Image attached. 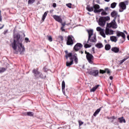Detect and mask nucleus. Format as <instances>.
<instances>
[{
    "label": "nucleus",
    "instance_id": "nucleus-1",
    "mask_svg": "<svg viewBox=\"0 0 129 129\" xmlns=\"http://www.w3.org/2000/svg\"><path fill=\"white\" fill-rule=\"evenodd\" d=\"M23 40L21 38V35L17 33L15 36H14V41L12 43V48L16 51L18 47L17 51H16L15 53L18 54L20 53V55L24 54V52L25 51V46L23 45Z\"/></svg>",
    "mask_w": 129,
    "mask_h": 129
},
{
    "label": "nucleus",
    "instance_id": "nucleus-2",
    "mask_svg": "<svg viewBox=\"0 0 129 129\" xmlns=\"http://www.w3.org/2000/svg\"><path fill=\"white\" fill-rule=\"evenodd\" d=\"M100 6L98 4H93V7H90L89 5H87L86 10L88 12H94L95 14H99L103 11V9H100Z\"/></svg>",
    "mask_w": 129,
    "mask_h": 129
},
{
    "label": "nucleus",
    "instance_id": "nucleus-3",
    "mask_svg": "<svg viewBox=\"0 0 129 129\" xmlns=\"http://www.w3.org/2000/svg\"><path fill=\"white\" fill-rule=\"evenodd\" d=\"M87 32L89 35L87 43L90 42L91 43H96L97 40L96 39V35L93 34V30L90 29L87 30Z\"/></svg>",
    "mask_w": 129,
    "mask_h": 129
},
{
    "label": "nucleus",
    "instance_id": "nucleus-4",
    "mask_svg": "<svg viewBox=\"0 0 129 129\" xmlns=\"http://www.w3.org/2000/svg\"><path fill=\"white\" fill-rule=\"evenodd\" d=\"M110 20V17L109 16L106 17H101L99 19L98 24L100 27H104L106 22Z\"/></svg>",
    "mask_w": 129,
    "mask_h": 129
},
{
    "label": "nucleus",
    "instance_id": "nucleus-5",
    "mask_svg": "<svg viewBox=\"0 0 129 129\" xmlns=\"http://www.w3.org/2000/svg\"><path fill=\"white\" fill-rule=\"evenodd\" d=\"M85 53L86 54L87 60H88L89 63H90V64H93V65H95V64L93 63V60L94 59L93 55L90 53L87 52L86 50L85 51Z\"/></svg>",
    "mask_w": 129,
    "mask_h": 129
},
{
    "label": "nucleus",
    "instance_id": "nucleus-6",
    "mask_svg": "<svg viewBox=\"0 0 129 129\" xmlns=\"http://www.w3.org/2000/svg\"><path fill=\"white\" fill-rule=\"evenodd\" d=\"M128 5V1H126L124 2H121L119 4V7H120V9L119 10V12L120 13H122L123 12L124 10L126 9V6Z\"/></svg>",
    "mask_w": 129,
    "mask_h": 129
},
{
    "label": "nucleus",
    "instance_id": "nucleus-7",
    "mask_svg": "<svg viewBox=\"0 0 129 129\" xmlns=\"http://www.w3.org/2000/svg\"><path fill=\"white\" fill-rule=\"evenodd\" d=\"M74 37L72 35H69L67 37V45L68 46H73L74 44Z\"/></svg>",
    "mask_w": 129,
    "mask_h": 129
},
{
    "label": "nucleus",
    "instance_id": "nucleus-8",
    "mask_svg": "<svg viewBox=\"0 0 129 129\" xmlns=\"http://www.w3.org/2000/svg\"><path fill=\"white\" fill-rule=\"evenodd\" d=\"M115 21V18H114L111 23H107V28H112V29H116L117 28V24H116Z\"/></svg>",
    "mask_w": 129,
    "mask_h": 129
},
{
    "label": "nucleus",
    "instance_id": "nucleus-9",
    "mask_svg": "<svg viewBox=\"0 0 129 129\" xmlns=\"http://www.w3.org/2000/svg\"><path fill=\"white\" fill-rule=\"evenodd\" d=\"M88 73L90 75H92L93 76L96 77V76H98V74H99V71H98V70L89 71Z\"/></svg>",
    "mask_w": 129,
    "mask_h": 129
},
{
    "label": "nucleus",
    "instance_id": "nucleus-10",
    "mask_svg": "<svg viewBox=\"0 0 129 129\" xmlns=\"http://www.w3.org/2000/svg\"><path fill=\"white\" fill-rule=\"evenodd\" d=\"M96 30L98 32H100V34L102 37L103 38H105L106 37L105 36V33H104V29H102L100 27H97Z\"/></svg>",
    "mask_w": 129,
    "mask_h": 129
},
{
    "label": "nucleus",
    "instance_id": "nucleus-11",
    "mask_svg": "<svg viewBox=\"0 0 129 129\" xmlns=\"http://www.w3.org/2000/svg\"><path fill=\"white\" fill-rule=\"evenodd\" d=\"M82 47H83V45H82V44L80 43H78L74 47V50H75L76 52H77L79 51V50H80V49H81Z\"/></svg>",
    "mask_w": 129,
    "mask_h": 129
},
{
    "label": "nucleus",
    "instance_id": "nucleus-12",
    "mask_svg": "<svg viewBox=\"0 0 129 129\" xmlns=\"http://www.w3.org/2000/svg\"><path fill=\"white\" fill-rule=\"evenodd\" d=\"M32 73L34 74V76L36 79L39 78V77H38V75H40V72H39V69L37 68L36 69H33Z\"/></svg>",
    "mask_w": 129,
    "mask_h": 129
},
{
    "label": "nucleus",
    "instance_id": "nucleus-13",
    "mask_svg": "<svg viewBox=\"0 0 129 129\" xmlns=\"http://www.w3.org/2000/svg\"><path fill=\"white\" fill-rule=\"evenodd\" d=\"M111 17H112V18H114V19H115V20H116V18H119L120 16L117 14L116 11H113L111 13Z\"/></svg>",
    "mask_w": 129,
    "mask_h": 129
},
{
    "label": "nucleus",
    "instance_id": "nucleus-14",
    "mask_svg": "<svg viewBox=\"0 0 129 129\" xmlns=\"http://www.w3.org/2000/svg\"><path fill=\"white\" fill-rule=\"evenodd\" d=\"M52 18H53V19H55L56 22H58V23H62V20L61 17L58 15H53Z\"/></svg>",
    "mask_w": 129,
    "mask_h": 129
},
{
    "label": "nucleus",
    "instance_id": "nucleus-15",
    "mask_svg": "<svg viewBox=\"0 0 129 129\" xmlns=\"http://www.w3.org/2000/svg\"><path fill=\"white\" fill-rule=\"evenodd\" d=\"M116 36L118 37H122L124 39H125V34L123 32L117 31H116Z\"/></svg>",
    "mask_w": 129,
    "mask_h": 129
},
{
    "label": "nucleus",
    "instance_id": "nucleus-16",
    "mask_svg": "<svg viewBox=\"0 0 129 129\" xmlns=\"http://www.w3.org/2000/svg\"><path fill=\"white\" fill-rule=\"evenodd\" d=\"M107 74H109L110 73V71L107 68L105 69V70H100V73L101 74H104V73H106Z\"/></svg>",
    "mask_w": 129,
    "mask_h": 129
},
{
    "label": "nucleus",
    "instance_id": "nucleus-17",
    "mask_svg": "<svg viewBox=\"0 0 129 129\" xmlns=\"http://www.w3.org/2000/svg\"><path fill=\"white\" fill-rule=\"evenodd\" d=\"M71 61H67L66 62V66L67 67H70L73 64V58L72 57H71L70 58Z\"/></svg>",
    "mask_w": 129,
    "mask_h": 129
},
{
    "label": "nucleus",
    "instance_id": "nucleus-18",
    "mask_svg": "<svg viewBox=\"0 0 129 129\" xmlns=\"http://www.w3.org/2000/svg\"><path fill=\"white\" fill-rule=\"evenodd\" d=\"M111 50L113 53H118L119 52V48L116 47H112Z\"/></svg>",
    "mask_w": 129,
    "mask_h": 129
},
{
    "label": "nucleus",
    "instance_id": "nucleus-19",
    "mask_svg": "<svg viewBox=\"0 0 129 129\" xmlns=\"http://www.w3.org/2000/svg\"><path fill=\"white\" fill-rule=\"evenodd\" d=\"M110 39L112 42H114V43H116V42L117 41V38L116 37V36H110Z\"/></svg>",
    "mask_w": 129,
    "mask_h": 129
},
{
    "label": "nucleus",
    "instance_id": "nucleus-20",
    "mask_svg": "<svg viewBox=\"0 0 129 129\" xmlns=\"http://www.w3.org/2000/svg\"><path fill=\"white\" fill-rule=\"evenodd\" d=\"M118 119L120 123H122V122L125 123V122H126V121H125V119L123 118V116L118 118Z\"/></svg>",
    "mask_w": 129,
    "mask_h": 129
},
{
    "label": "nucleus",
    "instance_id": "nucleus-21",
    "mask_svg": "<svg viewBox=\"0 0 129 129\" xmlns=\"http://www.w3.org/2000/svg\"><path fill=\"white\" fill-rule=\"evenodd\" d=\"M102 108V107H101L99 109H97L93 114L94 116H96V115H97V114H98L99 112H100V111L101 110Z\"/></svg>",
    "mask_w": 129,
    "mask_h": 129
},
{
    "label": "nucleus",
    "instance_id": "nucleus-22",
    "mask_svg": "<svg viewBox=\"0 0 129 129\" xmlns=\"http://www.w3.org/2000/svg\"><path fill=\"white\" fill-rule=\"evenodd\" d=\"M61 88L63 94L65 95V81H63L61 84Z\"/></svg>",
    "mask_w": 129,
    "mask_h": 129
},
{
    "label": "nucleus",
    "instance_id": "nucleus-23",
    "mask_svg": "<svg viewBox=\"0 0 129 129\" xmlns=\"http://www.w3.org/2000/svg\"><path fill=\"white\" fill-rule=\"evenodd\" d=\"M65 53L66 54V59H68L69 57H72V52L68 53V51L67 50H66Z\"/></svg>",
    "mask_w": 129,
    "mask_h": 129
},
{
    "label": "nucleus",
    "instance_id": "nucleus-24",
    "mask_svg": "<svg viewBox=\"0 0 129 129\" xmlns=\"http://www.w3.org/2000/svg\"><path fill=\"white\" fill-rule=\"evenodd\" d=\"M95 47L98 48V49H101L103 47V44L101 43H98L95 45Z\"/></svg>",
    "mask_w": 129,
    "mask_h": 129
},
{
    "label": "nucleus",
    "instance_id": "nucleus-25",
    "mask_svg": "<svg viewBox=\"0 0 129 129\" xmlns=\"http://www.w3.org/2000/svg\"><path fill=\"white\" fill-rule=\"evenodd\" d=\"M73 59H74L75 62L76 63L78 62V58H77V54L76 53H74V54L73 55Z\"/></svg>",
    "mask_w": 129,
    "mask_h": 129
},
{
    "label": "nucleus",
    "instance_id": "nucleus-26",
    "mask_svg": "<svg viewBox=\"0 0 129 129\" xmlns=\"http://www.w3.org/2000/svg\"><path fill=\"white\" fill-rule=\"evenodd\" d=\"M48 13H49V12L46 11L44 13V14L42 16V22H44L45 21V19H46V17H47V15H48Z\"/></svg>",
    "mask_w": 129,
    "mask_h": 129
},
{
    "label": "nucleus",
    "instance_id": "nucleus-27",
    "mask_svg": "<svg viewBox=\"0 0 129 129\" xmlns=\"http://www.w3.org/2000/svg\"><path fill=\"white\" fill-rule=\"evenodd\" d=\"M99 86H100V85H98L93 87L92 89L90 90V92H94L95 90H96L98 88Z\"/></svg>",
    "mask_w": 129,
    "mask_h": 129
},
{
    "label": "nucleus",
    "instance_id": "nucleus-28",
    "mask_svg": "<svg viewBox=\"0 0 129 129\" xmlns=\"http://www.w3.org/2000/svg\"><path fill=\"white\" fill-rule=\"evenodd\" d=\"M110 48H111V46L110 45V44H106L105 46V49L106 50V51L110 50Z\"/></svg>",
    "mask_w": 129,
    "mask_h": 129
},
{
    "label": "nucleus",
    "instance_id": "nucleus-29",
    "mask_svg": "<svg viewBox=\"0 0 129 129\" xmlns=\"http://www.w3.org/2000/svg\"><path fill=\"white\" fill-rule=\"evenodd\" d=\"M7 71V69L5 68H0V74L4 73V72H5V71Z\"/></svg>",
    "mask_w": 129,
    "mask_h": 129
},
{
    "label": "nucleus",
    "instance_id": "nucleus-30",
    "mask_svg": "<svg viewBox=\"0 0 129 129\" xmlns=\"http://www.w3.org/2000/svg\"><path fill=\"white\" fill-rule=\"evenodd\" d=\"M102 13H101V16H107V13L103 9V11H101Z\"/></svg>",
    "mask_w": 129,
    "mask_h": 129
},
{
    "label": "nucleus",
    "instance_id": "nucleus-31",
    "mask_svg": "<svg viewBox=\"0 0 129 129\" xmlns=\"http://www.w3.org/2000/svg\"><path fill=\"white\" fill-rule=\"evenodd\" d=\"M35 0H28V5H33L35 3Z\"/></svg>",
    "mask_w": 129,
    "mask_h": 129
},
{
    "label": "nucleus",
    "instance_id": "nucleus-32",
    "mask_svg": "<svg viewBox=\"0 0 129 129\" xmlns=\"http://www.w3.org/2000/svg\"><path fill=\"white\" fill-rule=\"evenodd\" d=\"M115 7H116V3H113L111 4V8L112 9H114V8H115Z\"/></svg>",
    "mask_w": 129,
    "mask_h": 129
},
{
    "label": "nucleus",
    "instance_id": "nucleus-33",
    "mask_svg": "<svg viewBox=\"0 0 129 129\" xmlns=\"http://www.w3.org/2000/svg\"><path fill=\"white\" fill-rule=\"evenodd\" d=\"M27 115L29 116H33L34 113L32 112L29 111L27 112Z\"/></svg>",
    "mask_w": 129,
    "mask_h": 129
},
{
    "label": "nucleus",
    "instance_id": "nucleus-34",
    "mask_svg": "<svg viewBox=\"0 0 129 129\" xmlns=\"http://www.w3.org/2000/svg\"><path fill=\"white\" fill-rule=\"evenodd\" d=\"M105 33L106 35H109V29L106 28Z\"/></svg>",
    "mask_w": 129,
    "mask_h": 129
},
{
    "label": "nucleus",
    "instance_id": "nucleus-35",
    "mask_svg": "<svg viewBox=\"0 0 129 129\" xmlns=\"http://www.w3.org/2000/svg\"><path fill=\"white\" fill-rule=\"evenodd\" d=\"M84 47L86 49H87V48H90V47H91V45L86 43L84 45Z\"/></svg>",
    "mask_w": 129,
    "mask_h": 129
},
{
    "label": "nucleus",
    "instance_id": "nucleus-36",
    "mask_svg": "<svg viewBox=\"0 0 129 129\" xmlns=\"http://www.w3.org/2000/svg\"><path fill=\"white\" fill-rule=\"evenodd\" d=\"M48 40L49 41V42H52L53 41V38H52V36H47Z\"/></svg>",
    "mask_w": 129,
    "mask_h": 129
},
{
    "label": "nucleus",
    "instance_id": "nucleus-37",
    "mask_svg": "<svg viewBox=\"0 0 129 129\" xmlns=\"http://www.w3.org/2000/svg\"><path fill=\"white\" fill-rule=\"evenodd\" d=\"M39 77L40 78H42V79H45L46 78V75H43V74H40L39 75Z\"/></svg>",
    "mask_w": 129,
    "mask_h": 129
},
{
    "label": "nucleus",
    "instance_id": "nucleus-38",
    "mask_svg": "<svg viewBox=\"0 0 129 129\" xmlns=\"http://www.w3.org/2000/svg\"><path fill=\"white\" fill-rule=\"evenodd\" d=\"M66 6L68 8H69V9H71V8H72V4L71 3L67 4Z\"/></svg>",
    "mask_w": 129,
    "mask_h": 129
},
{
    "label": "nucleus",
    "instance_id": "nucleus-39",
    "mask_svg": "<svg viewBox=\"0 0 129 129\" xmlns=\"http://www.w3.org/2000/svg\"><path fill=\"white\" fill-rule=\"evenodd\" d=\"M58 38L59 39V40H60V41H63V40H64V39L63 38V36L60 35L58 37Z\"/></svg>",
    "mask_w": 129,
    "mask_h": 129
},
{
    "label": "nucleus",
    "instance_id": "nucleus-40",
    "mask_svg": "<svg viewBox=\"0 0 129 129\" xmlns=\"http://www.w3.org/2000/svg\"><path fill=\"white\" fill-rule=\"evenodd\" d=\"M109 35H113V30L109 29Z\"/></svg>",
    "mask_w": 129,
    "mask_h": 129
},
{
    "label": "nucleus",
    "instance_id": "nucleus-41",
    "mask_svg": "<svg viewBox=\"0 0 129 129\" xmlns=\"http://www.w3.org/2000/svg\"><path fill=\"white\" fill-rule=\"evenodd\" d=\"M25 41L26 43H29L30 42V41L29 40V38L26 37L25 38Z\"/></svg>",
    "mask_w": 129,
    "mask_h": 129
},
{
    "label": "nucleus",
    "instance_id": "nucleus-42",
    "mask_svg": "<svg viewBox=\"0 0 129 129\" xmlns=\"http://www.w3.org/2000/svg\"><path fill=\"white\" fill-rule=\"evenodd\" d=\"M79 125H82V124H83L84 122L81 121V120H79Z\"/></svg>",
    "mask_w": 129,
    "mask_h": 129
},
{
    "label": "nucleus",
    "instance_id": "nucleus-43",
    "mask_svg": "<svg viewBox=\"0 0 129 129\" xmlns=\"http://www.w3.org/2000/svg\"><path fill=\"white\" fill-rule=\"evenodd\" d=\"M125 60H126V59L124 58V59H122L121 60H120V64H122V63H123V62H124V61H125Z\"/></svg>",
    "mask_w": 129,
    "mask_h": 129
},
{
    "label": "nucleus",
    "instance_id": "nucleus-44",
    "mask_svg": "<svg viewBox=\"0 0 129 129\" xmlns=\"http://www.w3.org/2000/svg\"><path fill=\"white\" fill-rule=\"evenodd\" d=\"M9 32V30L8 29H7L6 30H5L4 32V35H7V33Z\"/></svg>",
    "mask_w": 129,
    "mask_h": 129
},
{
    "label": "nucleus",
    "instance_id": "nucleus-45",
    "mask_svg": "<svg viewBox=\"0 0 129 129\" xmlns=\"http://www.w3.org/2000/svg\"><path fill=\"white\" fill-rule=\"evenodd\" d=\"M61 24V26H62V27H63L64 28V27H65V26H66V23H60Z\"/></svg>",
    "mask_w": 129,
    "mask_h": 129
},
{
    "label": "nucleus",
    "instance_id": "nucleus-46",
    "mask_svg": "<svg viewBox=\"0 0 129 129\" xmlns=\"http://www.w3.org/2000/svg\"><path fill=\"white\" fill-rule=\"evenodd\" d=\"M2 11L0 10V22H2L3 21V19L2 18V15H1Z\"/></svg>",
    "mask_w": 129,
    "mask_h": 129
},
{
    "label": "nucleus",
    "instance_id": "nucleus-47",
    "mask_svg": "<svg viewBox=\"0 0 129 129\" xmlns=\"http://www.w3.org/2000/svg\"><path fill=\"white\" fill-rule=\"evenodd\" d=\"M60 30L62 31V32H65V29L63 26L60 28Z\"/></svg>",
    "mask_w": 129,
    "mask_h": 129
},
{
    "label": "nucleus",
    "instance_id": "nucleus-48",
    "mask_svg": "<svg viewBox=\"0 0 129 129\" xmlns=\"http://www.w3.org/2000/svg\"><path fill=\"white\" fill-rule=\"evenodd\" d=\"M52 7L53 8H56V7H57V5L56 4V3H53L52 5Z\"/></svg>",
    "mask_w": 129,
    "mask_h": 129
},
{
    "label": "nucleus",
    "instance_id": "nucleus-49",
    "mask_svg": "<svg viewBox=\"0 0 129 129\" xmlns=\"http://www.w3.org/2000/svg\"><path fill=\"white\" fill-rule=\"evenodd\" d=\"M117 22L118 23H120V16L119 17H117Z\"/></svg>",
    "mask_w": 129,
    "mask_h": 129
},
{
    "label": "nucleus",
    "instance_id": "nucleus-50",
    "mask_svg": "<svg viewBox=\"0 0 129 129\" xmlns=\"http://www.w3.org/2000/svg\"><path fill=\"white\" fill-rule=\"evenodd\" d=\"M92 50L93 53H95V49L94 47H92Z\"/></svg>",
    "mask_w": 129,
    "mask_h": 129
},
{
    "label": "nucleus",
    "instance_id": "nucleus-51",
    "mask_svg": "<svg viewBox=\"0 0 129 129\" xmlns=\"http://www.w3.org/2000/svg\"><path fill=\"white\" fill-rule=\"evenodd\" d=\"M109 79H110V80H112L113 79V77H112V76H110L109 77Z\"/></svg>",
    "mask_w": 129,
    "mask_h": 129
},
{
    "label": "nucleus",
    "instance_id": "nucleus-52",
    "mask_svg": "<svg viewBox=\"0 0 129 129\" xmlns=\"http://www.w3.org/2000/svg\"><path fill=\"white\" fill-rule=\"evenodd\" d=\"M5 27V25H3L2 27H0V30H2Z\"/></svg>",
    "mask_w": 129,
    "mask_h": 129
},
{
    "label": "nucleus",
    "instance_id": "nucleus-53",
    "mask_svg": "<svg viewBox=\"0 0 129 129\" xmlns=\"http://www.w3.org/2000/svg\"><path fill=\"white\" fill-rule=\"evenodd\" d=\"M105 11H108V7H106L105 8Z\"/></svg>",
    "mask_w": 129,
    "mask_h": 129
},
{
    "label": "nucleus",
    "instance_id": "nucleus-54",
    "mask_svg": "<svg viewBox=\"0 0 129 129\" xmlns=\"http://www.w3.org/2000/svg\"><path fill=\"white\" fill-rule=\"evenodd\" d=\"M43 70H44V72H47V71H46V68H44Z\"/></svg>",
    "mask_w": 129,
    "mask_h": 129
},
{
    "label": "nucleus",
    "instance_id": "nucleus-55",
    "mask_svg": "<svg viewBox=\"0 0 129 129\" xmlns=\"http://www.w3.org/2000/svg\"><path fill=\"white\" fill-rule=\"evenodd\" d=\"M105 2H106L107 3H108L110 1V0H104Z\"/></svg>",
    "mask_w": 129,
    "mask_h": 129
},
{
    "label": "nucleus",
    "instance_id": "nucleus-56",
    "mask_svg": "<svg viewBox=\"0 0 129 129\" xmlns=\"http://www.w3.org/2000/svg\"><path fill=\"white\" fill-rule=\"evenodd\" d=\"M112 119H115V117L114 116H112Z\"/></svg>",
    "mask_w": 129,
    "mask_h": 129
},
{
    "label": "nucleus",
    "instance_id": "nucleus-57",
    "mask_svg": "<svg viewBox=\"0 0 129 129\" xmlns=\"http://www.w3.org/2000/svg\"><path fill=\"white\" fill-rule=\"evenodd\" d=\"M127 39L129 41V35L127 36Z\"/></svg>",
    "mask_w": 129,
    "mask_h": 129
},
{
    "label": "nucleus",
    "instance_id": "nucleus-58",
    "mask_svg": "<svg viewBox=\"0 0 129 129\" xmlns=\"http://www.w3.org/2000/svg\"><path fill=\"white\" fill-rule=\"evenodd\" d=\"M80 53H81V54H83V51H80Z\"/></svg>",
    "mask_w": 129,
    "mask_h": 129
},
{
    "label": "nucleus",
    "instance_id": "nucleus-59",
    "mask_svg": "<svg viewBox=\"0 0 129 129\" xmlns=\"http://www.w3.org/2000/svg\"><path fill=\"white\" fill-rule=\"evenodd\" d=\"M124 33H125V34H127V32H126V31H124Z\"/></svg>",
    "mask_w": 129,
    "mask_h": 129
},
{
    "label": "nucleus",
    "instance_id": "nucleus-60",
    "mask_svg": "<svg viewBox=\"0 0 129 129\" xmlns=\"http://www.w3.org/2000/svg\"><path fill=\"white\" fill-rule=\"evenodd\" d=\"M88 15H90V13H89V12H88Z\"/></svg>",
    "mask_w": 129,
    "mask_h": 129
},
{
    "label": "nucleus",
    "instance_id": "nucleus-61",
    "mask_svg": "<svg viewBox=\"0 0 129 129\" xmlns=\"http://www.w3.org/2000/svg\"><path fill=\"white\" fill-rule=\"evenodd\" d=\"M124 42V41H122V42H121V43L122 44V43H123Z\"/></svg>",
    "mask_w": 129,
    "mask_h": 129
},
{
    "label": "nucleus",
    "instance_id": "nucleus-62",
    "mask_svg": "<svg viewBox=\"0 0 129 129\" xmlns=\"http://www.w3.org/2000/svg\"><path fill=\"white\" fill-rule=\"evenodd\" d=\"M94 68V69H96V68Z\"/></svg>",
    "mask_w": 129,
    "mask_h": 129
}]
</instances>
